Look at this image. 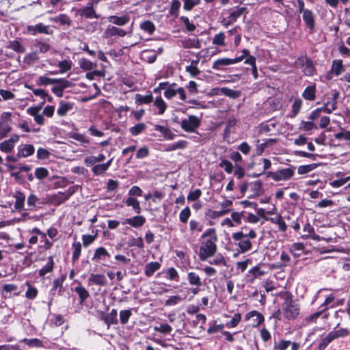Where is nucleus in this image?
Returning <instances> with one entry per match:
<instances>
[{"label":"nucleus","mask_w":350,"mask_h":350,"mask_svg":"<svg viewBox=\"0 0 350 350\" xmlns=\"http://www.w3.org/2000/svg\"><path fill=\"white\" fill-rule=\"evenodd\" d=\"M74 107L72 103L66 102L64 100H60L59 103V107L57 110V113L59 116L63 117L71 111Z\"/></svg>","instance_id":"412c9836"},{"label":"nucleus","mask_w":350,"mask_h":350,"mask_svg":"<svg viewBox=\"0 0 350 350\" xmlns=\"http://www.w3.org/2000/svg\"><path fill=\"white\" fill-rule=\"evenodd\" d=\"M125 204L127 206H131L134 211L139 214L142 211L139 202L134 197H129L124 201Z\"/></svg>","instance_id":"c756f323"},{"label":"nucleus","mask_w":350,"mask_h":350,"mask_svg":"<svg viewBox=\"0 0 350 350\" xmlns=\"http://www.w3.org/2000/svg\"><path fill=\"white\" fill-rule=\"evenodd\" d=\"M213 91L216 94H222L232 98H237L241 94L240 92L228 88H217L214 89Z\"/></svg>","instance_id":"b1692460"},{"label":"nucleus","mask_w":350,"mask_h":350,"mask_svg":"<svg viewBox=\"0 0 350 350\" xmlns=\"http://www.w3.org/2000/svg\"><path fill=\"white\" fill-rule=\"evenodd\" d=\"M54 261L52 256L48 258L47 263L39 271V275L44 276L46 274L51 273L53 270Z\"/></svg>","instance_id":"473e14b6"},{"label":"nucleus","mask_w":350,"mask_h":350,"mask_svg":"<svg viewBox=\"0 0 350 350\" xmlns=\"http://www.w3.org/2000/svg\"><path fill=\"white\" fill-rule=\"evenodd\" d=\"M89 285L105 286L107 284V278L104 274L91 273L88 278Z\"/></svg>","instance_id":"2eb2a0df"},{"label":"nucleus","mask_w":350,"mask_h":350,"mask_svg":"<svg viewBox=\"0 0 350 350\" xmlns=\"http://www.w3.org/2000/svg\"><path fill=\"white\" fill-rule=\"evenodd\" d=\"M118 311L116 309H112L111 312L107 314L105 319V323L109 326L111 324H118V321L117 319Z\"/></svg>","instance_id":"8fccbe9b"},{"label":"nucleus","mask_w":350,"mask_h":350,"mask_svg":"<svg viewBox=\"0 0 350 350\" xmlns=\"http://www.w3.org/2000/svg\"><path fill=\"white\" fill-rule=\"evenodd\" d=\"M154 105L158 109V113L159 115H162L165 113L167 108V104L161 96L156 97L154 100Z\"/></svg>","instance_id":"37998d69"},{"label":"nucleus","mask_w":350,"mask_h":350,"mask_svg":"<svg viewBox=\"0 0 350 350\" xmlns=\"http://www.w3.org/2000/svg\"><path fill=\"white\" fill-rule=\"evenodd\" d=\"M139 28L149 35H152L156 29L154 24L148 20L142 22L139 25Z\"/></svg>","instance_id":"72a5a7b5"},{"label":"nucleus","mask_w":350,"mask_h":350,"mask_svg":"<svg viewBox=\"0 0 350 350\" xmlns=\"http://www.w3.org/2000/svg\"><path fill=\"white\" fill-rule=\"evenodd\" d=\"M252 319V326L258 327L264 321V317L257 310H252L245 315V320L246 321Z\"/></svg>","instance_id":"4468645a"},{"label":"nucleus","mask_w":350,"mask_h":350,"mask_svg":"<svg viewBox=\"0 0 350 350\" xmlns=\"http://www.w3.org/2000/svg\"><path fill=\"white\" fill-rule=\"evenodd\" d=\"M201 119L198 116L190 115L187 118L183 119L180 122L183 130L188 133H193L200 126Z\"/></svg>","instance_id":"423d86ee"},{"label":"nucleus","mask_w":350,"mask_h":350,"mask_svg":"<svg viewBox=\"0 0 350 350\" xmlns=\"http://www.w3.org/2000/svg\"><path fill=\"white\" fill-rule=\"evenodd\" d=\"M7 48L12 49L17 53H24L25 51V48L22 44L18 40H11L9 41L7 45Z\"/></svg>","instance_id":"ea45409f"},{"label":"nucleus","mask_w":350,"mask_h":350,"mask_svg":"<svg viewBox=\"0 0 350 350\" xmlns=\"http://www.w3.org/2000/svg\"><path fill=\"white\" fill-rule=\"evenodd\" d=\"M105 158V155L103 154H99L98 156H88L84 159V163L87 166H92L96 163L103 161Z\"/></svg>","instance_id":"c85d7f7f"},{"label":"nucleus","mask_w":350,"mask_h":350,"mask_svg":"<svg viewBox=\"0 0 350 350\" xmlns=\"http://www.w3.org/2000/svg\"><path fill=\"white\" fill-rule=\"evenodd\" d=\"M183 300V298L179 295H173L169 297V298L165 301V306H176L180 303Z\"/></svg>","instance_id":"774afa93"},{"label":"nucleus","mask_w":350,"mask_h":350,"mask_svg":"<svg viewBox=\"0 0 350 350\" xmlns=\"http://www.w3.org/2000/svg\"><path fill=\"white\" fill-rule=\"evenodd\" d=\"M204 228L203 224L200 221L191 219L189 221V230L191 233H198L202 231Z\"/></svg>","instance_id":"864d4df0"},{"label":"nucleus","mask_w":350,"mask_h":350,"mask_svg":"<svg viewBox=\"0 0 350 350\" xmlns=\"http://www.w3.org/2000/svg\"><path fill=\"white\" fill-rule=\"evenodd\" d=\"M19 140L18 135H13L9 138L0 143V150L5 153H9L12 151L15 146V144Z\"/></svg>","instance_id":"1a4fd4ad"},{"label":"nucleus","mask_w":350,"mask_h":350,"mask_svg":"<svg viewBox=\"0 0 350 350\" xmlns=\"http://www.w3.org/2000/svg\"><path fill=\"white\" fill-rule=\"evenodd\" d=\"M237 120L235 118L229 119L226 122V127L224 132V138L226 139L230 137L232 133L234 132V127L237 125Z\"/></svg>","instance_id":"cd10ccee"},{"label":"nucleus","mask_w":350,"mask_h":350,"mask_svg":"<svg viewBox=\"0 0 350 350\" xmlns=\"http://www.w3.org/2000/svg\"><path fill=\"white\" fill-rule=\"evenodd\" d=\"M275 142V139H264L262 141L260 140L259 139H256L254 141V144H255V146H256L255 149H254L255 155H256V156L261 155L262 154V152H264L265 149L268 146L272 145Z\"/></svg>","instance_id":"9d476101"},{"label":"nucleus","mask_w":350,"mask_h":350,"mask_svg":"<svg viewBox=\"0 0 350 350\" xmlns=\"http://www.w3.org/2000/svg\"><path fill=\"white\" fill-rule=\"evenodd\" d=\"M11 130L12 127L8 122L0 120V140L5 138Z\"/></svg>","instance_id":"c03bdc74"},{"label":"nucleus","mask_w":350,"mask_h":350,"mask_svg":"<svg viewBox=\"0 0 350 350\" xmlns=\"http://www.w3.org/2000/svg\"><path fill=\"white\" fill-rule=\"evenodd\" d=\"M295 167L283 168L275 172H269V176L275 181H288L295 175Z\"/></svg>","instance_id":"39448f33"},{"label":"nucleus","mask_w":350,"mask_h":350,"mask_svg":"<svg viewBox=\"0 0 350 350\" xmlns=\"http://www.w3.org/2000/svg\"><path fill=\"white\" fill-rule=\"evenodd\" d=\"M135 98L137 105L148 104L153 101V96L151 94L146 95L137 94Z\"/></svg>","instance_id":"c9c22d12"},{"label":"nucleus","mask_w":350,"mask_h":350,"mask_svg":"<svg viewBox=\"0 0 350 350\" xmlns=\"http://www.w3.org/2000/svg\"><path fill=\"white\" fill-rule=\"evenodd\" d=\"M27 30L32 35H36L38 33L49 35L53 32V31L50 29L49 26L45 25L43 23L29 25L27 27Z\"/></svg>","instance_id":"ddd939ff"},{"label":"nucleus","mask_w":350,"mask_h":350,"mask_svg":"<svg viewBox=\"0 0 350 350\" xmlns=\"http://www.w3.org/2000/svg\"><path fill=\"white\" fill-rule=\"evenodd\" d=\"M302 14L303 21L310 30L312 31L315 26V16L313 12L311 10L306 9V11L302 12Z\"/></svg>","instance_id":"6ab92c4d"},{"label":"nucleus","mask_w":350,"mask_h":350,"mask_svg":"<svg viewBox=\"0 0 350 350\" xmlns=\"http://www.w3.org/2000/svg\"><path fill=\"white\" fill-rule=\"evenodd\" d=\"M219 167L223 168L228 174H232L234 170L232 163L226 159H222L220 161Z\"/></svg>","instance_id":"69168bd1"},{"label":"nucleus","mask_w":350,"mask_h":350,"mask_svg":"<svg viewBox=\"0 0 350 350\" xmlns=\"http://www.w3.org/2000/svg\"><path fill=\"white\" fill-rule=\"evenodd\" d=\"M305 246L303 243H295L290 247V252L294 256H299L303 253Z\"/></svg>","instance_id":"79ce46f5"},{"label":"nucleus","mask_w":350,"mask_h":350,"mask_svg":"<svg viewBox=\"0 0 350 350\" xmlns=\"http://www.w3.org/2000/svg\"><path fill=\"white\" fill-rule=\"evenodd\" d=\"M79 65L83 70H91L96 67V64H94L89 59L83 57L79 60Z\"/></svg>","instance_id":"a18cd8bd"},{"label":"nucleus","mask_w":350,"mask_h":350,"mask_svg":"<svg viewBox=\"0 0 350 350\" xmlns=\"http://www.w3.org/2000/svg\"><path fill=\"white\" fill-rule=\"evenodd\" d=\"M334 137L338 140H345L350 142V131H346L340 128V131L334 134Z\"/></svg>","instance_id":"052dcab7"},{"label":"nucleus","mask_w":350,"mask_h":350,"mask_svg":"<svg viewBox=\"0 0 350 350\" xmlns=\"http://www.w3.org/2000/svg\"><path fill=\"white\" fill-rule=\"evenodd\" d=\"M146 222V218L142 215L134 216L130 218H126L122 222L123 225L129 224L133 228L142 227Z\"/></svg>","instance_id":"f3484780"},{"label":"nucleus","mask_w":350,"mask_h":350,"mask_svg":"<svg viewBox=\"0 0 350 350\" xmlns=\"http://www.w3.org/2000/svg\"><path fill=\"white\" fill-rule=\"evenodd\" d=\"M146 129L144 123H139L129 129V131L132 135L136 136L142 133Z\"/></svg>","instance_id":"4d7b16f0"},{"label":"nucleus","mask_w":350,"mask_h":350,"mask_svg":"<svg viewBox=\"0 0 350 350\" xmlns=\"http://www.w3.org/2000/svg\"><path fill=\"white\" fill-rule=\"evenodd\" d=\"M108 20L110 23L116 25L124 26L130 21V16L127 14L121 16L112 15L108 18Z\"/></svg>","instance_id":"5701e85b"},{"label":"nucleus","mask_w":350,"mask_h":350,"mask_svg":"<svg viewBox=\"0 0 350 350\" xmlns=\"http://www.w3.org/2000/svg\"><path fill=\"white\" fill-rule=\"evenodd\" d=\"M232 65L231 58H220L213 62L212 68L216 70H222L224 67Z\"/></svg>","instance_id":"a878e982"},{"label":"nucleus","mask_w":350,"mask_h":350,"mask_svg":"<svg viewBox=\"0 0 350 350\" xmlns=\"http://www.w3.org/2000/svg\"><path fill=\"white\" fill-rule=\"evenodd\" d=\"M198 61H192L190 65L186 67V71L189 73L191 77H196L200 74V70L197 67Z\"/></svg>","instance_id":"09e8293b"},{"label":"nucleus","mask_w":350,"mask_h":350,"mask_svg":"<svg viewBox=\"0 0 350 350\" xmlns=\"http://www.w3.org/2000/svg\"><path fill=\"white\" fill-rule=\"evenodd\" d=\"M72 261L75 263L79 258L81 253V244L79 241H75L72 244Z\"/></svg>","instance_id":"2f4dec72"},{"label":"nucleus","mask_w":350,"mask_h":350,"mask_svg":"<svg viewBox=\"0 0 350 350\" xmlns=\"http://www.w3.org/2000/svg\"><path fill=\"white\" fill-rule=\"evenodd\" d=\"M303 231L304 234H302L301 237L303 239H309L313 234V233L314 232V229L310 224L308 223L304 225Z\"/></svg>","instance_id":"680f3d73"},{"label":"nucleus","mask_w":350,"mask_h":350,"mask_svg":"<svg viewBox=\"0 0 350 350\" xmlns=\"http://www.w3.org/2000/svg\"><path fill=\"white\" fill-rule=\"evenodd\" d=\"M49 21L59 23L62 25H70L71 23L69 16L64 14H61L57 16L51 17L49 18Z\"/></svg>","instance_id":"e433bc0d"},{"label":"nucleus","mask_w":350,"mask_h":350,"mask_svg":"<svg viewBox=\"0 0 350 350\" xmlns=\"http://www.w3.org/2000/svg\"><path fill=\"white\" fill-rule=\"evenodd\" d=\"M72 194L70 190L65 192H58L48 197L49 202L53 205L58 206L66 201Z\"/></svg>","instance_id":"6e6552de"},{"label":"nucleus","mask_w":350,"mask_h":350,"mask_svg":"<svg viewBox=\"0 0 350 350\" xmlns=\"http://www.w3.org/2000/svg\"><path fill=\"white\" fill-rule=\"evenodd\" d=\"M245 12L246 8L236 7L235 9L230 13L228 17L232 22V23H234L237 21L238 18H239Z\"/></svg>","instance_id":"f704fd0d"},{"label":"nucleus","mask_w":350,"mask_h":350,"mask_svg":"<svg viewBox=\"0 0 350 350\" xmlns=\"http://www.w3.org/2000/svg\"><path fill=\"white\" fill-rule=\"evenodd\" d=\"M41 110V106H33L30 107L27 109V113L33 116L36 123L40 126H42L45 122V119L43 116V113H40Z\"/></svg>","instance_id":"9b49d317"},{"label":"nucleus","mask_w":350,"mask_h":350,"mask_svg":"<svg viewBox=\"0 0 350 350\" xmlns=\"http://www.w3.org/2000/svg\"><path fill=\"white\" fill-rule=\"evenodd\" d=\"M303 72L307 76H312L315 72V68L312 60L306 59L305 62L303 63Z\"/></svg>","instance_id":"4c0bfd02"},{"label":"nucleus","mask_w":350,"mask_h":350,"mask_svg":"<svg viewBox=\"0 0 350 350\" xmlns=\"http://www.w3.org/2000/svg\"><path fill=\"white\" fill-rule=\"evenodd\" d=\"M212 44L218 46H226V36L224 32L221 31L215 34L212 39Z\"/></svg>","instance_id":"a19ab883"},{"label":"nucleus","mask_w":350,"mask_h":350,"mask_svg":"<svg viewBox=\"0 0 350 350\" xmlns=\"http://www.w3.org/2000/svg\"><path fill=\"white\" fill-rule=\"evenodd\" d=\"M72 63L70 59H64L60 61L57 64V66L59 68V74H64L71 70Z\"/></svg>","instance_id":"de8ad7c7"},{"label":"nucleus","mask_w":350,"mask_h":350,"mask_svg":"<svg viewBox=\"0 0 350 350\" xmlns=\"http://www.w3.org/2000/svg\"><path fill=\"white\" fill-rule=\"evenodd\" d=\"M161 268V264L158 262H150L146 265L144 268L145 275L148 277L152 276L154 273Z\"/></svg>","instance_id":"bb28decb"},{"label":"nucleus","mask_w":350,"mask_h":350,"mask_svg":"<svg viewBox=\"0 0 350 350\" xmlns=\"http://www.w3.org/2000/svg\"><path fill=\"white\" fill-rule=\"evenodd\" d=\"M316 87L315 85L308 86L302 93L304 98L308 100H314L315 99Z\"/></svg>","instance_id":"58836bf2"},{"label":"nucleus","mask_w":350,"mask_h":350,"mask_svg":"<svg viewBox=\"0 0 350 350\" xmlns=\"http://www.w3.org/2000/svg\"><path fill=\"white\" fill-rule=\"evenodd\" d=\"M13 197L15 199L14 202V208L18 211H21L24 210L25 206V194L21 192V191H16L14 193Z\"/></svg>","instance_id":"4be33fe9"},{"label":"nucleus","mask_w":350,"mask_h":350,"mask_svg":"<svg viewBox=\"0 0 350 350\" xmlns=\"http://www.w3.org/2000/svg\"><path fill=\"white\" fill-rule=\"evenodd\" d=\"M21 342L25 343L26 345H27L29 346H31V347H44V342L38 338H30V339L24 338L21 340Z\"/></svg>","instance_id":"13d9d810"},{"label":"nucleus","mask_w":350,"mask_h":350,"mask_svg":"<svg viewBox=\"0 0 350 350\" xmlns=\"http://www.w3.org/2000/svg\"><path fill=\"white\" fill-rule=\"evenodd\" d=\"M18 158H26L33 154L35 148L31 144H21L18 146Z\"/></svg>","instance_id":"dca6fc26"},{"label":"nucleus","mask_w":350,"mask_h":350,"mask_svg":"<svg viewBox=\"0 0 350 350\" xmlns=\"http://www.w3.org/2000/svg\"><path fill=\"white\" fill-rule=\"evenodd\" d=\"M266 273V272L260 269V265H256L252 267L249 271L248 274L251 275L252 278L250 279L251 282H253L256 278H258L261 275H263Z\"/></svg>","instance_id":"603ef678"},{"label":"nucleus","mask_w":350,"mask_h":350,"mask_svg":"<svg viewBox=\"0 0 350 350\" xmlns=\"http://www.w3.org/2000/svg\"><path fill=\"white\" fill-rule=\"evenodd\" d=\"M176 95L178 96V98L180 100L181 103L186 102L187 94L185 90L182 87H178L175 83H170L166 88L164 92V96L167 99H172Z\"/></svg>","instance_id":"20e7f679"},{"label":"nucleus","mask_w":350,"mask_h":350,"mask_svg":"<svg viewBox=\"0 0 350 350\" xmlns=\"http://www.w3.org/2000/svg\"><path fill=\"white\" fill-rule=\"evenodd\" d=\"M273 215V217H267L266 218V220L278 225L280 231L283 232H285L287 229V226L282 217L278 213H274Z\"/></svg>","instance_id":"aec40b11"},{"label":"nucleus","mask_w":350,"mask_h":350,"mask_svg":"<svg viewBox=\"0 0 350 350\" xmlns=\"http://www.w3.org/2000/svg\"><path fill=\"white\" fill-rule=\"evenodd\" d=\"M132 315L131 310H122L120 312V321L123 325L126 324L129 322L130 317Z\"/></svg>","instance_id":"e2e57ef3"},{"label":"nucleus","mask_w":350,"mask_h":350,"mask_svg":"<svg viewBox=\"0 0 350 350\" xmlns=\"http://www.w3.org/2000/svg\"><path fill=\"white\" fill-rule=\"evenodd\" d=\"M39 59V57L36 52H31L26 55L23 59V63L27 66H31Z\"/></svg>","instance_id":"5fc2aeb1"},{"label":"nucleus","mask_w":350,"mask_h":350,"mask_svg":"<svg viewBox=\"0 0 350 350\" xmlns=\"http://www.w3.org/2000/svg\"><path fill=\"white\" fill-rule=\"evenodd\" d=\"M108 169L103 164L94 165L92 168V173L96 176L103 175Z\"/></svg>","instance_id":"338daca9"},{"label":"nucleus","mask_w":350,"mask_h":350,"mask_svg":"<svg viewBox=\"0 0 350 350\" xmlns=\"http://www.w3.org/2000/svg\"><path fill=\"white\" fill-rule=\"evenodd\" d=\"M81 14L86 18H98V16L96 14L95 11L94 10L92 6H88L83 8L81 10Z\"/></svg>","instance_id":"6e6d98bb"},{"label":"nucleus","mask_w":350,"mask_h":350,"mask_svg":"<svg viewBox=\"0 0 350 350\" xmlns=\"http://www.w3.org/2000/svg\"><path fill=\"white\" fill-rule=\"evenodd\" d=\"M187 278L189 284L192 286H200L202 285L200 277L195 272H189Z\"/></svg>","instance_id":"49530a36"},{"label":"nucleus","mask_w":350,"mask_h":350,"mask_svg":"<svg viewBox=\"0 0 350 350\" xmlns=\"http://www.w3.org/2000/svg\"><path fill=\"white\" fill-rule=\"evenodd\" d=\"M256 237V232L251 229L248 232L243 231L233 233L232 235V239L238 241V246L241 253L246 252L250 250L252 247L251 239H255Z\"/></svg>","instance_id":"f03ea898"},{"label":"nucleus","mask_w":350,"mask_h":350,"mask_svg":"<svg viewBox=\"0 0 350 350\" xmlns=\"http://www.w3.org/2000/svg\"><path fill=\"white\" fill-rule=\"evenodd\" d=\"M232 204L233 202L231 200L225 198L222 202L219 203V210L209 211L210 217L215 219L227 215L231 211Z\"/></svg>","instance_id":"0eeeda50"},{"label":"nucleus","mask_w":350,"mask_h":350,"mask_svg":"<svg viewBox=\"0 0 350 350\" xmlns=\"http://www.w3.org/2000/svg\"><path fill=\"white\" fill-rule=\"evenodd\" d=\"M110 257V254L104 247H99L95 250L92 260L96 262H100L102 260L109 259Z\"/></svg>","instance_id":"a211bd4d"},{"label":"nucleus","mask_w":350,"mask_h":350,"mask_svg":"<svg viewBox=\"0 0 350 350\" xmlns=\"http://www.w3.org/2000/svg\"><path fill=\"white\" fill-rule=\"evenodd\" d=\"M331 333L333 334L334 339H336L338 338H342L348 336L349 332V330L346 328H340L338 329L334 328L332 331H331Z\"/></svg>","instance_id":"0e129e2a"},{"label":"nucleus","mask_w":350,"mask_h":350,"mask_svg":"<svg viewBox=\"0 0 350 350\" xmlns=\"http://www.w3.org/2000/svg\"><path fill=\"white\" fill-rule=\"evenodd\" d=\"M57 79H51L45 75H42L38 77V84L39 85L55 84L57 83Z\"/></svg>","instance_id":"bf43d9fd"},{"label":"nucleus","mask_w":350,"mask_h":350,"mask_svg":"<svg viewBox=\"0 0 350 350\" xmlns=\"http://www.w3.org/2000/svg\"><path fill=\"white\" fill-rule=\"evenodd\" d=\"M126 35V31L124 29L115 26L108 25L104 31L103 37L105 38H109L113 36L123 38Z\"/></svg>","instance_id":"f8f14e48"},{"label":"nucleus","mask_w":350,"mask_h":350,"mask_svg":"<svg viewBox=\"0 0 350 350\" xmlns=\"http://www.w3.org/2000/svg\"><path fill=\"white\" fill-rule=\"evenodd\" d=\"M299 306L289 295H287L282 304V312L285 319L293 320L299 314Z\"/></svg>","instance_id":"7ed1b4c3"},{"label":"nucleus","mask_w":350,"mask_h":350,"mask_svg":"<svg viewBox=\"0 0 350 350\" xmlns=\"http://www.w3.org/2000/svg\"><path fill=\"white\" fill-rule=\"evenodd\" d=\"M204 240L200 243L199 258L204 261L214 256L217 251V236L215 228L207 229L201 236Z\"/></svg>","instance_id":"f257e3e1"},{"label":"nucleus","mask_w":350,"mask_h":350,"mask_svg":"<svg viewBox=\"0 0 350 350\" xmlns=\"http://www.w3.org/2000/svg\"><path fill=\"white\" fill-rule=\"evenodd\" d=\"M18 291V286L14 284H6L3 286L1 289L2 295L4 297H10V293H14V295H19V292H16Z\"/></svg>","instance_id":"393cba45"},{"label":"nucleus","mask_w":350,"mask_h":350,"mask_svg":"<svg viewBox=\"0 0 350 350\" xmlns=\"http://www.w3.org/2000/svg\"><path fill=\"white\" fill-rule=\"evenodd\" d=\"M332 72L336 75L338 76L345 71V67L342 64L341 59H335L332 62Z\"/></svg>","instance_id":"7c9ffc66"},{"label":"nucleus","mask_w":350,"mask_h":350,"mask_svg":"<svg viewBox=\"0 0 350 350\" xmlns=\"http://www.w3.org/2000/svg\"><path fill=\"white\" fill-rule=\"evenodd\" d=\"M335 339L333 336V334H332L331 332H329L320 341L319 345V350H324Z\"/></svg>","instance_id":"3c124183"}]
</instances>
